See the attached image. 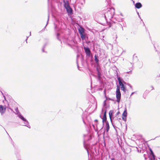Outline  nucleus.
Listing matches in <instances>:
<instances>
[{
	"label": "nucleus",
	"instance_id": "f257e3e1",
	"mask_svg": "<svg viewBox=\"0 0 160 160\" xmlns=\"http://www.w3.org/2000/svg\"><path fill=\"white\" fill-rule=\"evenodd\" d=\"M116 94L117 101L118 102H119L121 98V94L120 91V88L118 86H117Z\"/></svg>",
	"mask_w": 160,
	"mask_h": 160
},
{
	"label": "nucleus",
	"instance_id": "f03ea898",
	"mask_svg": "<svg viewBox=\"0 0 160 160\" xmlns=\"http://www.w3.org/2000/svg\"><path fill=\"white\" fill-rule=\"evenodd\" d=\"M118 81L119 84L121 86V90L123 91L124 92H125L126 91V88L125 87L124 84L122 82V80L119 77H118Z\"/></svg>",
	"mask_w": 160,
	"mask_h": 160
},
{
	"label": "nucleus",
	"instance_id": "7ed1b4c3",
	"mask_svg": "<svg viewBox=\"0 0 160 160\" xmlns=\"http://www.w3.org/2000/svg\"><path fill=\"white\" fill-rule=\"evenodd\" d=\"M18 117L24 121V124L23 125L27 126V125H28V122L26 119L24 118L19 113L18 114Z\"/></svg>",
	"mask_w": 160,
	"mask_h": 160
},
{
	"label": "nucleus",
	"instance_id": "20e7f679",
	"mask_svg": "<svg viewBox=\"0 0 160 160\" xmlns=\"http://www.w3.org/2000/svg\"><path fill=\"white\" fill-rule=\"evenodd\" d=\"M127 111L126 109L124 111L122 114V119L124 121H126L127 119Z\"/></svg>",
	"mask_w": 160,
	"mask_h": 160
},
{
	"label": "nucleus",
	"instance_id": "39448f33",
	"mask_svg": "<svg viewBox=\"0 0 160 160\" xmlns=\"http://www.w3.org/2000/svg\"><path fill=\"white\" fill-rule=\"evenodd\" d=\"M106 113L107 110H105L104 112L103 117L102 118V122L103 123H104L106 122L107 121Z\"/></svg>",
	"mask_w": 160,
	"mask_h": 160
},
{
	"label": "nucleus",
	"instance_id": "423d86ee",
	"mask_svg": "<svg viewBox=\"0 0 160 160\" xmlns=\"http://www.w3.org/2000/svg\"><path fill=\"white\" fill-rule=\"evenodd\" d=\"M84 50L86 54L89 56L91 53L90 49L88 48H84Z\"/></svg>",
	"mask_w": 160,
	"mask_h": 160
},
{
	"label": "nucleus",
	"instance_id": "0eeeda50",
	"mask_svg": "<svg viewBox=\"0 0 160 160\" xmlns=\"http://www.w3.org/2000/svg\"><path fill=\"white\" fill-rule=\"evenodd\" d=\"M68 13L71 14L72 13V10L70 6L65 8Z\"/></svg>",
	"mask_w": 160,
	"mask_h": 160
},
{
	"label": "nucleus",
	"instance_id": "6e6552de",
	"mask_svg": "<svg viewBox=\"0 0 160 160\" xmlns=\"http://www.w3.org/2000/svg\"><path fill=\"white\" fill-rule=\"evenodd\" d=\"M6 110V108L3 107L2 105H0V112L1 113H4Z\"/></svg>",
	"mask_w": 160,
	"mask_h": 160
},
{
	"label": "nucleus",
	"instance_id": "1a4fd4ad",
	"mask_svg": "<svg viewBox=\"0 0 160 160\" xmlns=\"http://www.w3.org/2000/svg\"><path fill=\"white\" fill-rule=\"evenodd\" d=\"M135 7L136 8L139 9L142 7V5L140 2H137L135 4Z\"/></svg>",
	"mask_w": 160,
	"mask_h": 160
},
{
	"label": "nucleus",
	"instance_id": "9d476101",
	"mask_svg": "<svg viewBox=\"0 0 160 160\" xmlns=\"http://www.w3.org/2000/svg\"><path fill=\"white\" fill-rule=\"evenodd\" d=\"M64 6L65 8L69 7L70 6L69 3V2L68 1H65L64 0Z\"/></svg>",
	"mask_w": 160,
	"mask_h": 160
},
{
	"label": "nucleus",
	"instance_id": "9b49d317",
	"mask_svg": "<svg viewBox=\"0 0 160 160\" xmlns=\"http://www.w3.org/2000/svg\"><path fill=\"white\" fill-rule=\"evenodd\" d=\"M84 29L82 28H80L78 30L80 34H81L82 33H84Z\"/></svg>",
	"mask_w": 160,
	"mask_h": 160
},
{
	"label": "nucleus",
	"instance_id": "f8f14e48",
	"mask_svg": "<svg viewBox=\"0 0 160 160\" xmlns=\"http://www.w3.org/2000/svg\"><path fill=\"white\" fill-rule=\"evenodd\" d=\"M81 38L82 40H84L86 38V36L84 33H82L80 34Z\"/></svg>",
	"mask_w": 160,
	"mask_h": 160
},
{
	"label": "nucleus",
	"instance_id": "ddd939ff",
	"mask_svg": "<svg viewBox=\"0 0 160 160\" xmlns=\"http://www.w3.org/2000/svg\"><path fill=\"white\" fill-rule=\"evenodd\" d=\"M113 112V111L110 110L109 112V117L111 120V118L112 116Z\"/></svg>",
	"mask_w": 160,
	"mask_h": 160
},
{
	"label": "nucleus",
	"instance_id": "4468645a",
	"mask_svg": "<svg viewBox=\"0 0 160 160\" xmlns=\"http://www.w3.org/2000/svg\"><path fill=\"white\" fill-rule=\"evenodd\" d=\"M106 126H107L106 132H108L109 129L110 127H109V123L108 122H107L106 123Z\"/></svg>",
	"mask_w": 160,
	"mask_h": 160
},
{
	"label": "nucleus",
	"instance_id": "2eb2a0df",
	"mask_svg": "<svg viewBox=\"0 0 160 160\" xmlns=\"http://www.w3.org/2000/svg\"><path fill=\"white\" fill-rule=\"evenodd\" d=\"M95 60L97 63H98L99 62V60L98 59V56L97 55H95L94 56Z\"/></svg>",
	"mask_w": 160,
	"mask_h": 160
},
{
	"label": "nucleus",
	"instance_id": "dca6fc26",
	"mask_svg": "<svg viewBox=\"0 0 160 160\" xmlns=\"http://www.w3.org/2000/svg\"><path fill=\"white\" fill-rule=\"evenodd\" d=\"M94 122L96 123V125L97 126L98 124V120L97 119H95L94 120Z\"/></svg>",
	"mask_w": 160,
	"mask_h": 160
},
{
	"label": "nucleus",
	"instance_id": "f3484780",
	"mask_svg": "<svg viewBox=\"0 0 160 160\" xmlns=\"http://www.w3.org/2000/svg\"><path fill=\"white\" fill-rule=\"evenodd\" d=\"M151 154L152 155H154V154H153V152L151 150Z\"/></svg>",
	"mask_w": 160,
	"mask_h": 160
},
{
	"label": "nucleus",
	"instance_id": "a211bd4d",
	"mask_svg": "<svg viewBox=\"0 0 160 160\" xmlns=\"http://www.w3.org/2000/svg\"><path fill=\"white\" fill-rule=\"evenodd\" d=\"M120 113V112L119 111H118L117 113V115H118V114H119Z\"/></svg>",
	"mask_w": 160,
	"mask_h": 160
},
{
	"label": "nucleus",
	"instance_id": "6ab92c4d",
	"mask_svg": "<svg viewBox=\"0 0 160 160\" xmlns=\"http://www.w3.org/2000/svg\"><path fill=\"white\" fill-rule=\"evenodd\" d=\"M97 69V70H98V74L99 75L100 72H99L98 69Z\"/></svg>",
	"mask_w": 160,
	"mask_h": 160
},
{
	"label": "nucleus",
	"instance_id": "aec40b11",
	"mask_svg": "<svg viewBox=\"0 0 160 160\" xmlns=\"http://www.w3.org/2000/svg\"><path fill=\"white\" fill-rule=\"evenodd\" d=\"M28 125H27V127H28L29 128H30L29 126V125H28Z\"/></svg>",
	"mask_w": 160,
	"mask_h": 160
},
{
	"label": "nucleus",
	"instance_id": "412c9836",
	"mask_svg": "<svg viewBox=\"0 0 160 160\" xmlns=\"http://www.w3.org/2000/svg\"><path fill=\"white\" fill-rule=\"evenodd\" d=\"M123 83H125V82L124 81H123Z\"/></svg>",
	"mask_w": 160,
	"mask_h": 160
},
{
	"label": "nucleus",
	"instance_id": "4be33fe9",
	"mask_svg": "<svg viewBox=\"0 0 160 160\" xmlns=\"http://www.w3.org/2000/svg\"><path fill=\"white\" fill-rule=\"evenodd\" d=\"M112 159V160H114V158H113Z\"/></svg>",
	"mask_w": 160,
	"mask_h": 160
},
{
	"label": "nucleus",
	"instance_id": "5701e85b",
	"mask_svg": "<svg viewBox=\"0 0 160 160\" xmlns=\"http://www.w3.org/2000/svg\"><path fill=\"white\" fill-rule=\"evenodd\" d=\"M100 117L101 118V116H100Z\"/></svg>",
	"mask_w": 160,
	"mask_h": 160
},
{
	"label": "nucleus",
	"instance_id": "b1692460",
	"mask_svg": "<svg viewBox=\"0 0 160 160\" xmlns=\"http://www.w3.org/2000/svg\"><path fill=\"white\" fill-rule=\"evenodd\" d=\"M1 92L2 93V94H3V93H2V92Z\"/></svg>",
	"mask_w": 160,
	"mask_h": 160
}]
</instances>
